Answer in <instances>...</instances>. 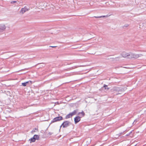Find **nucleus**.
<instances>
[{"mask_svg":"<svg viewBox=\"0 0 146 146\" xmlns=\"http://www.w3.org/2000/svg\"><path fill=\"white\" fill-rule=\"evenodd\" d=\"M122 56L124 58H137L143 55L142 54H136L131 52L129 53L123 52L122 53Z\"/></svg>","mask_w":146,"mask_h":146,"instance_id":"1","label":"nucleus"},{"mask_svg":"<svg viewBox=\"0 0 146 146\" xmlns=\"http://www.w3.org/2000/svg\"><path fill=\"white\" fill-rule=\"evenodd\" d=\"M78 110H74L72 112L66 115L65 117V118L67 119L73 116L76 115L77 113Z\"/></svg>","mask_w":146,"mask_h":146,"instance_id":"2","label":"nucleus"},{"mask_svg":"<svg viewBox=\"0 0 146 146\" xmlns=\"http://www.w3.org/2000/svg\"><path fill=\"white\" fill-rule=\"evenodd\" d=\"M63 119V118L61 116H59L56 117L52 119V120L51 121L50 124L58 121H60Z\"/></svg>","mask_w":146,"mask_h":146,"instance_id":"3","label":"nucleus"},{"mask_svg":"<svg viewBox=\"0 0 146 146\" xmlns=\"http://www.w3.org/2000/svg\"><path fill=\"white\" fill-rule=\"evenodd\" d=\"M70 124V121H66L63 123L60 127H61L62 126L63 127H66L69 126Z\"/></svg>","mask_w":146,"mask_h":146,"instance_id":"4","label":"nucleus"},{"mask_svg":"<svg viewBox=\"0 0 146 146\" xmlns=\"http://www.w3.org/2000/svg\"><path fill=\"white\" fill-rule=\"evenodd\" d=\"M6 27V26L4 24H0V33L5 31Z\"/></svg>","mask_w":146,"mask_h":146,"instance_id":"5","label":"nucleus"},{"mask_svg":"<svg viewBox=\"0 0 146 146\" xmlns=\"http://www.w3.org/2000/svg\"><path fill=\"white\" fill-rule=\"evenodd\" d=\"M81 117L80 116L76 117L74 118L75 124H76L80 120Z\"/></svg>","mask_w":146,"mask_h":146,"instance_id":"6","label":"nucleus"},{"mask_svg":"<svg viewBox=\"0 0 146 146\" xmlns=\"http://www.w3.org/2000/svg\"><path fill=\"white\" fill-rule=\"evenodd\" d=\"M28 10V9L25 7L24 8H22L20 12L21 13L23 14L26 11H27Z\"/></svg>","mask_w":146,"mask_h":146,"instance_id":"7","label":"nucleus"},{"mask_svg":"<svg viewBox=\"0 0 146 146\" xmlns=\"http://www.w3.org/2000/svg\"><path fill=\"white\" fill-rule=\"evenodd\" d=\"M114 91L121 92L124 91L123 89H120V88H115L113 89Z\"/></svg>","mask_w":146,"mask_h":146,"instance_id":"8","label":"nucleus"},{"mask_svg":"<svg viewBox=\"0 0 146 146\" xmlns=\"http://www.w3.org/2000/svg\"><path fill=\"white\" fill-rule=\"evenodd\" d=\"M78 115H82L81 117H82L84 115L85 113L83 111H82V112H79L78 113Z\"/></svg>","mask_w":146,"mask_h":146,"instance_id":"9","label":"nucleus"},{"mask_svg":"<svg viewBox=\"0 0 146 146\" xmlns=\"http://www.w3.org/2000/svg\"><path fill=\"white\" fill-rule=\"evenodd\" d=\"M33 137L35 138V140H38L39 139V136L38 135H34Z\"/></svg>","mask_w":146,"mask_h":146,"instance_id":"10","label":"nucleus"},{"mask_svg":"<svg viewBox=\"0 0 146 146\" xmlns=\"http://www.w3.org/2000/svg\"><path fill=\"white\" fill-rule=\"evenodd\" d=\"M35 140H36L34 137L29 139V141H30V143L34 142L35 141Z\"/></svg>","mask_w":146,"mask_h":146,"instance_id":"11","label":"nucleus"},{"mask_svg":"<svg viewBox=\"0 0 146 146\" xmlns=\"http://www.w3.org/2000/svg\"><path fill=\"white\" fill-rule=\"evenodd\" d=\"M29 82V81L26 82H25L22 83V86H26L27 84Z\"/></svg>","mask_w":146,"mask_h":146,"instance_id":"12","label":"nucleus"},{"mask_svg":"<svg viewBox=\"0 0 146 146\" xmlns=\"http://www.w3.org/2000/svg\"><path fill=\"white\" fill-rule=\"evenodd\" d=\"M38 129L36 128H35V129H33V130L31 131V133H34L35 132H36V131H38Z\"/></svg>","mask_w":146,"mask_h":146,"instance_id":"13","label":"nucleus"},{"mask_svg":"<svg viewBox=\"0 0 146 146\" xmlns=\"http://www.w3.org/2000/svg\"><path fill=\"white\" fill-rule=\"evenodd\" d=\"M107 17L108 16H105V15H104V16H98V17H96L94 16V17L96 18H100L102 17Z\"/></svg>","mask_w":146,"mask_h":146,"instance_id":"14","label":"nucleus"},{"mask_svg":"<svg viewBox=\"0 0 146 146\" xmlns=\"http://www.w3.org/2000/svg\"><path fill=\"white\" fill-rule=\"evenodd\" d=\"M104 88L105 89L109 90V88H108L107 87V86L105 84H104Z\"/></svg>","mask_w":146,"mask_h":146,"instance_id":"15","label":"nucleus"},{"mask_svg":"<svg viewBox=\"0 0 146 146\" xmlns=\"http://www.w3.org/2000/svg\"><path fill=\"white\" fill-rule=\"evenodd\" d=\"M16 2H17L16 1H11V3H15Z\"/></svg>","mask_w":146,"mask_h":146,"instance_id":"16","label":"nucleus"},{"mask_svg":"<svg viewBox=\"0 0 146 146\" xmlns=\"http://www.w3.org/2000/svg\"><path fill=\"white\" fill-rule=\"evenodd\" d=\"M53 133L52 132H49L48 133V134L49 135H52L53 134Z\"/></svg>","mask_w":146,"mask_h":146,"instance_id":"17","label":"nucleus"},{"mask_svg":"<svg viewBox=\"0 0 146 146\" xmlns=\"http://www.w3.org/2000/svg\"><path fill=\"white\" fill-rule=\"evenodd\" d=\"M137 121V119L135 120L134 121V122H133V123H134L135 121L136 122V121Z\"/></svg>","mask_w":146,"mask_h":146,"instance_id":"18","label":"nucleus"},{"mask_svg":"<svg viewBox=\"0 0 146 146\" xmlns=\"http://www.w3.org/2000/svg\"><path fill=\"white\" fill-rule=\"evenodd\" d=\"M50 47L54 48V47H55L56 46H50Z\"/></svg>","mask_w":146,"mask_h":146,"instance_id":"19","label":"nucleus"},{"mask_svg":"<svg viewBox=\"0 0 146 146\" xmlns=\"http://www.w3.org/2000/svg\"><path fill=\"white\" fill-rule=\"evenodd\" d=\"M129 135V134H128H128H127V135H126V136H128Z\"/></svg>","mask_w":146,"mask_h":146,"instance_id":"20","label":"nucleus"},{"mask_svg":"<svg viewBox=\"0 0 146 146\" xmlns=\"http://www.w3.org/2000/svg\"><path fill=\"white\" fill-rule=\"evenodd\" d=\"M118 57H117V58H118Z\"/></svg>","mask_w":146,"mask_h":146,"instance_id":"21","label":"nucleus"},{"mask_svg":"<svg viewBox=\"0 0 146 146\" xmlns=\"http://www.w3.org/2000/svg\"><path fill=\"white\" fill-rule=\"evenodd\" d=\"M30 82H31V81H30Z\"/></svg>","mask_w":146,"mask_h":146,"instance_id":"22","label":"nucleus"}]
</instances>
